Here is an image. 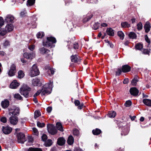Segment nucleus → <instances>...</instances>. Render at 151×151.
Masks as SVG:
<instances>
[{
    "label": "nucleus",
    "mask_w": 151,
    "mask_h": 151,
    "mask_svg": "<svg viewBox=\"0 0 151 151\" xmlns=\"http://www.w3.org/2000/svg\"><path fill=\"white\" fill-rule=\"evenodd\" d=\"M53 87V82L52 81H50V83L45 84L43 86L41 90V91H42L41 95L43 96L46 94H50Z\"/></svg>",
    "instance_id": "f257e3e1"
},
{
    "label": "nucleus",
    "mask_w": 151,
    "mask_h": 151,
    "mask_svg": "<svg viewBox=\"0 0 151 151\" xmlns=\"http://www.w3.org/2000/svg\"><path fill=\"white\" fill-rule=\"evenodd\" d=\"M46 41L43 42V45L44 46L50 47L51 48L55 46L54 45L56 42V39L52 37H47Z\"/></svg>",
    "instance_id": "f03ea898"
},
{
    "label": "nucleus",
    "mask_w": 151,
    "mask_h": 151,
    "mask_svg": "<svg viewBox=\"0 0 151 151\" xmlns=\"http://www.w3.org/2000/svg\"><path fill=\"white\" fill-rule=\"evenodd\" d=\"M31 91V88L26 85H23L20 89V93L25 97L27 98L29 96V92Z\"/></svg>",
    "instance_id": "7ed1b4c3"
},
{
    "label": "nucleus",
    "mask_w": 151,
    "mask_h": 151,
    "mask_svg": "<svg viewBox=\"0 0 151 151\" xmlns=\"http://www.w3.org/2000/svg\"><path fill=\"white\" fill-rule=\"evenodd\" d=\"M40 72L37 66L34 64L32 66L29 74L31 77H33L36 76L39 74Z\"/></svg>",
    "instance_id": "20e7f679"
},
{
    "label": "nucleus",
    "mask_w": 151,
    "mask_h": 151,
    "mask_svg": "<svg viewBox=\"0 0 151 151\" xmlns=\"http://www.w3.org/2000/svg\"><path fill=\"white\" fill-rule=\"evenodd\" d=\"M9 115L16 116L19 115L20 110L19 108L16 107L14 109L9 108Z\"/></svg>",
    "instance_id": "39448f33"
},
{
    "label": "nucleus",
    "mask_w": 151,
    "mask_h": 151,
    "mask_svg": "<svg viewBox=\"0 0 151 151\" xmlns=\"http://www.w3.org/2000/svg\"><path fill=\"white\" fill-rule=\"evenodd\" d=\"M39 50L41 54H47V57H48L49 58H51L52 53V52H50V50L44 47H42Z\"/></svg>",
    "instance_id": "423d86ee"
},
{
    "label": "nucleus",
    "mask_w": 151,
    "mask_h": 151,
    "mask_svg": "<svg viewBox=\"0 0 151 151\" xmlns=\"http://www.w3.org/2000/svg\"><path fill=\"white\" fill-rule=\"evenodd\" d=\"M47 128L48 132L52 135H54L57 132V130L53 124H50L48 125Z\"/></svg>",
    "instance_id": "0eeeda50"
},
{
    "label": "nucleus",
    "mask_w": 151,
    "mask_h": 151,
    "mask_svg": "<svg viewBox=\"0 0 151 151\" xmlns=\"http://www.w3.org/2000/svg\"><path fill=\"white\" fill-rule=\"evenodd\" d=\"M18 141V142L24 143L26 140L25 135L22 133L19 132L17 134Z\"/></svg>",
    "instance_id": "6e6552de"
},
{
    "label": "nucleus",
    "mask_w": 151,
    "mask_h": 151,
    "mask_svg": "<svg viewBox=\"0 0 151 151\" xmlns=\"http://www.w3.org/2000/svg\"><path fill=\"white\" fill-rule=\"evenodd\" d=\"M16 72V66L14 64H12L10 67V70L8 72V75L10 76H12L14 75Z\"/></svg>",
    "instance_id": "1a4fd4ad"
},
{
    "label": "nucleus",
    "mask_w": 151,
    "mask_h": 151,
    "mask_svg": "<svg viewBox=\"0 0 151 151\" xmlns=\"http://www.w3.org/2000/svg\"><path fill=\"white\" fill-rule=\"evenodd\" d=\"M11 116L9 120V123L12 125H16L18 122V117L17 116Z\"/></svg>",
    "instance_id": "9d476101"
},
{
    "label": "nucleus",
    "mask_w": 151,
    "mask_h": 151,
    "mask_svg": "<svg viewBox=\"0 0 151 151\" xmlns=\"http://www.w3.org/2000/svg\"><path fill=\"white\" fill-rule=\"evenodd\" d=\"M12 128L9 126H3L2 127V131L4 134H10L12 131Z\"/></svg>",
    "instance_id": "9b49d317"
},
{
    "label": "nucleus",
    "mask_w": 151,
    "mask_h": 151,
    "mask_svg": "<svg viewBox=\"0 0 151 151\" xmlns=\"http://www.w3.org/2000/svg\"><path fill=\"white\" fill-rule=\"evenodd\" d=\"M23 56L26 59L31 60L35 57V54L34 52H26L24 53Z\"/></svg>",
    "instance_id": "f8f14e48"
},
{
    "label": "nucleus",
    "mask_w": 151,
    "mask_h": 151,
    "mask_svg": "<svg viewBox=\"0 0 151 151\" xmlns=\"http://www.w3.org/2000/svg\"><path fill=\"white\" fill-rule=\"evenodd\" d=\"M14 19V17L10 14L7 15L5 19V21L9 24L13 23Z\"/></svg>",
    "instance_id": "ddd939ff"
},
{
    "label": "nucleus",
    "mask_w": 151,
    "mask_h": 151,
    "mask_svg": "<svg viewBox=\"0 0 151 151\" xmlns=\"http://www.w3.org/2000/svg\"><path fill=\"white\" fill-rule=\"evenodd\" d=\"M129 92L131 95L136 96L138 95L139 91L136 88L132 87L130 89Z\"/></svg>",
    "instance_id": "4468645a"
},
{
    "label": "nucleus",
    "mask_w": 151,
    "mask_h": 151,
    "mask_svg": "<svg viewBox=\"0 0 151 151\" xmlns=\"http://www.w3.org/2000/svg\"><path fill=\"white\" fill-rule=\"evenodd\" d=\"M32 84L34 86H37L41 84L40 80L37 78L32 80Z\"/></svg>",
    "instance_id": "2eb2a0df"
},
{
    "label": "nucleus",
    "mask_w": 151,
    "mask_h": 151,
    "mask_svg": "<svg viewBox=\"0 0 151 151\" xmlns=\"http://www.w3.org/2000/svg\"><path fill=\"white\" fill-rule=\"evenodd\" d=\"M9 104V101L7 99H4L1 102V105L4 108H6L8 107Z\"/></svg>",
    "instance_id": "dca6fc26"
},
{
    "label": "nucleus",
    "mask_w": 151,
    "mask_h": 151,
    "mask_svg": "<svg viewBox=\"0 0 151 151\" xmlns=\"http://www.w3.org/2000/svg\"><path fill=\"white\" fill-rule=\"evenodd\" d=\"M19 85L16 80H14L10 84V87L11 88L15 89Z\"/></svg>",
    "instance_id": "f3484780"
},
{
    "label": "nucleus",
    "mask_w": 151,
    "mask_h": 151,
    "mask_svg": "<svg viewBox=\"0 0 151 151\" xmlns=\"http://www.w3.org/2000/svg\"><path fill=\"white\" fill-rule=\"evenodd\" d=\"M131 70V67L126 65L122 66V71L123 73H127L129 71Z\"/></svg>",
    "instance_id": "a211bd4d"
},
{
    "label": "nucleus",
    "mask_w": 151,
    "mask_h": 151,
    "mask_svg": "<svg viewBox=\"0 0 151 151\" xmlns=\"http://www.w3.org/2000/svg\"><path fill=\"white\" fill-rule=\"evenodd\" d=\"M14 29V27L12 24H8L5 27V30L6 32H10L12 31Z\"/></svg>",
    "instance_id": "6ab92c4d"
},
{
    "label": "nucleus",
    "mask_w": 151,
    "mask_h": 151,
    "mask_svg": "<svg viewBox=\"0 0 151 151\" xmlns=\"http://www.w3.org/2000/svg\"><path fill=\"white\" fill-rule=\"evenodd\" d=\"M71 60L72 62L78 63L80 62V60L78 59L76 55H73L71 56Z\"/></svg>",
    "instance_id": "aec40b11"
},
{
    "label": "nucleus",
    "mask_w": 151,
    "mask_h": 151,
    "mask_svg": "<svg viewBox=\"0 0 151 151\" xmlns=\"http://www.w3.org/2000/svg\"><path fill=\"white\" fill-rule=\"evenodd\" d=\"M150 24L149 22H147L144 26L145 32L147 33L150 30Z\"/></svg>",
    "instance_id": "412c9836"
},
{
    "label": "nucleus",
    "mask_w": 151,
    "mask_h": 151,
    "mask_svg": "<svg viewBox=\"0 0 151 151\" xmlns=\"http://www.w3.org/2000/svg\"><path fill=\"white\" fill-rule=\"evenodd\" d=\"M65 140L63 138L60 137L58 139L57 143L58 145L62 146L65 143Z\"/></svg>",
    "instance_id": "4be33fe9"
},
{
    "label": "nucleus",
    "mask_w": 151,
    "mask_h": 151,
    "mask_svg": "<svg viewBox=\"0 0 151 151\" xmlns=\"http://www.w3.org/2000/svg\"><path fill=\"white\" fill-rule=\"evenodd\" d=\"M143 102L145 105L151 106V100L148 99H144L143 100Z\"/></svg>",
    "instance_id": "5701e85b"
},
{
    "label": "nucleus",
    "mask_w": 151,
    "mask_h": 151,
    "mask_svg": "<svg viewBox=\"0 0 151 151\" xmlns=\"http://www.w3.org/2000/svg\"><path fill=\"white\" fill-rule=\"evenodd\" d=\"M74 103L76 106H78V108L79 109H82L83 106V104H80V103L79 101L78 100H75Z\"/></svg>",
    "instance_id": "b1692460"
},
{
    "label": "nucleus",
    "mask_w": 151,
    "mask_h": 151,
    "mask_svg": "<svg viewBox=\"0 0 151 151\" xmlns=\"http://www.w3.org/2000/svg\"><path fill=\"white\" fill-rule=\"evenodd\" d=\"M55 69L53 68H50L46 70V73L49 75L50 74L53 75L55 72Z\"/></svg>",
    "instance_id": "393cba45"
},
{
    "label": "nucleus",
    "mask_w": 151,
    "mask_h": 151,
    "mask_svg": "<svg viewBox=\"0 0 151 151\" xmlns=\"http://www.w3.org/2000/svg\"><path fill=\"white\" fill-rule=\"evenodd\" d=\"M68 143L69 145H72L74 142V138L73 137L71 136H70L68 137L67 140Z\"/></svg>",
    "instance_id": "a878e982"
},
{
    "label": "nucleus",
    "mask_w": 151,
    "mask_h": 151,
    "mask_svg": "<svg viewBox=\"0 0 151 151\" xmlns=\"http://www.w3.org/2000/svg\"><path fill=\"white\" fill-rule=\"evenodd\" d=\"M106 32L109 35L113 36L114 35V30L111 28H108L106 30Z\"/></svg>",
    "instance_id": "bb28decb"
},
{
    "label": "nucleus",
    "mask_w": 151,
    "mask_h": 151,
    "mask_svg": "<svg viewBox=\"0 0 151 151\" xmlns=\"http://www.w3.org/2000/svg\"><path fill=\"white\" fill-rule=\"evenodd\" d=\"M13 97L17 100L22 101L23 100V98L18 93H15L13 95Z\"/></svg>",
    "instance_id": "cd10ccee"
},
{
    "label": "nucleus",
    "mask_w": 151,
    "mask_h": 151,
    "mask_svg": "<svg viewBox=\"0 0 151 151\" xmlns=\"http://www.w3.org/2000/svg\"><path fill=\"white\" fill-rule=\"evenodd\" d=\"M101 132V131L100 129L96 128L95 129H93L92 130V133L94 135H98Z\"/></svg>",
    "instance_id": "c85d7f7f"
},
{
    "label": "nucleus",
    "mask_w": 151,
    "mask_h": 151,
    "mask_svg": "<svg viewBox=\"0 0 151 151\" xmlns=\"http://www.w3.org/2000/svg\"><path fill=\"white\" fill-rule=\"evenodd\" d=\"M121 25L122 27L129 28L130 27V24L127 22H122L121 23Z\"/></svg>",
    "instance_id": "c756f323"
},
{
    "label": "nucleus",
    "mask_w": 151,
    "mask_h": 151,
    "mask_svg": "<svg viewBox=\"0 0 151 151\" xmlns=\"http://www.w3.org/2000/svg\"><path fill=\"white\" fill-rule=\"evenodd\" d=\"M56 126L58 130L61 131H63V128L61 124L59 122H58L56 123Z\"/></svg>",
    "instance_id": "7c9ffc66"
},
{
    "label": "nucleus",
    "mask_w": 151,
    "mask_h": 151,
    "mask_svg": "<svg viewBox=\"0 0 151 151\" xmlns=\"http://www.w3.org/2000/svg\"><path fill=\"white\" fill-rule=\"evenodd\" d=\"M116 115V113L114 111L110 112L108 114V116L110 118H114Z\"/></svg>",
    "instance_id": "2f4dec72"
},
{
    "label": "nucleus",
    "mask_w": 151,
    "mask_h": 151,
    "mask_svg": "<svg viewBox=\"0 0 151 151\" xmlns=\"http://www.w3.org/2000/svg\"><path fill=\"white\" fill-rule=\"evenodd\" d=\"M117 35L120 37L121 39L123 40L124 37V35L122 31H119L117 32Z\"/></svg>",
    "instance_id": "473e14b6"
},
{
    "label": "nucleus",
    "mask_w": 151,
    "mask_h": 151,
    "mask_svg": "<svg viewBox=\"0 0 151 151\" xmlns=\"http://www.w3.org/2000/svg\"><path fill=\"white\" fill-rule=\"evenodd\" d=\"M24 74L23 71L21 70H19L18 72V78H19L21 79L24 76Z\"/></svg>",
    "instance_id": "72a5a7b5"
},
{
    "label": "nucleus",
    "mask_w": 151,
    "mask_h": 151,
    "mask_svg": "<svg viewBox=\"0 0 151 151\" xmlns=\"http://www.w3.org/2000/svg\"><path fill=\"white\" fill-rule=\"evenodd\" d=\"M129 36L130 38L135 39L136 37V34L134 32H130L129 35Z\"/></svg>",
    "instance_id": "f704fd0d"
},
{
    "label": "nucleus",
    "mask_w": 151,
    "mask_h": 151,
    "mask_svg": "<svg viewBox=\"0 0 151 151\" xmlns=\"http://www.w3.org/2000/svg\"><path fill=\"white\" fill-rule=\"evenodd\" d=\"M44 36V33L43 32H39L36 35L37 37L38 38H42Z\"/></svg>",
    "instance_id": "c9c22d12"
},
{
    "label": "nucleus",
    "mask_w": 151,
    "mask_h": 151,
    "mask_svg": "<svg viewBox=\"0 0 151 151\" xmlns=\"http://www.w3.org/2000/svg\"><path fill=\"white\" fill-rule=\"evenodd\" d=\"M28 151H42V150L39 148H29L28 150Z\"/></svg>",
    "instance_id": "e433bc0d"
},
{
    "label": "nucleus",
    "mask_w": 151,
    "mask_h": 151,
    "mask_svg": "<svg viewBox=\"0 0 151 151\" xmlns=\"http://www.w3.org/2000/svg\"><path fill=\"white\" fill-rule=\"evenodd\" d=\"M35 0H28L27 1V5L30 6L33 5L35 3Z\"/></svg>",
    "instance_id": "4c0bfd02"
},
{
    "label": "nucleus",
    "mask_w": 151,
    "mask_h": 151,
    "mask_svg": "<svg viewBox=\"0 0 151 151\" xmlns=\"http://www.w3.org/2000/svg\"><path fill=\"white\" fill-rule=\"evenodd\" d=\"M135 47L136 49L140 50L143 47L142 45L140 43L137 44L135 46Z\"/></svg>",
    "instance_id": "58836bf2"
},
{
    "label": "nucleus",
    "mask_w": 151,
    "mask_h": 151,
    "mask_svg": "<svg viewBox=\"0 0 151 151\" xmlns=\"http://www.w3.org/2000/svg\"><path fill=\"white\" fill-rule=\"evenodd\" d=\"M34 118L36 119L40 115V113L39 111H36L34 113Z\"/></svg>",
    "instance_id": "ea45409f"
},
{
    "label": "nucleus",
    "mask_w": 151,
    "mask_h": 151,
    "mask_svg": "<svg viewBox=\"0 0 151 151\" xmlns=\"http://www.w3.org/2000/svg\"><path fill=\"white\" fill-rule=\"evenodd\" d=\"M122 71V68H118L117 69V71L116 72V76H120Z\"/></svg>",
    "instance_id": "a19ab883"
},
{
    "label": "nucleus",
    "mask_w": 151,
    "mask_h": 151,
    "mask_svg": "<svg viewBox=\"0 0 151 151\" xmlns=\"http://www.w3.org/2000/svg\"><path fill=\"white\" fill-rule=\"evenodd\" d=\"M33 141V138L32 136H29L28 137V143L29 145H31Z\"/></svg>",
    "instance_id": "79ce46f5"
},
{
    "label": "nucleus",
    "mask_w": 151,
    "mask_h": 151,
    "mask_svg": "<svg viewBox=\"0 0 151 151\" xmlns=\"http://www.w3.org/2000/svg\"><path fill=\"white\" fill-rule=\"evenodd\" d=\"M93 16V15L91 14L90 16L84 18L83 20V22L85 23L89 20Z\"/></svg>",
    "instance_id": "37998d69"
},
{
    "label": "nucleus",
    "mask_w": 151,
    "mask_h": 151,
    "mask_svg": "<svg viewBox=\"0 0 151 151\" xmlns=\"http://www.w3.org/2000/svg\"><path fill=\"white\" fill-rule=\"evenodd\" d=\"M99 25L100 23H99L98 22H96L93 25V28L95 30L99 28Z\"/></svg>",
    "instance_id": "c03bdc74"
},
{
    "label": "nucleus",
    "mask_w": 151,
    "mask_h": 151,
    "mask_svg": "<svg viewBox=\"0 0 151 151\" xmlns=\"http://www.w3.org/2000/svg\"><path fill=\"white\" fill-rule=\"evenodd\" d=\"M138 81L137 78H134L132 81V85L135 86L136 85L137 82Z\"/></svg>",
    "instance_id": "a18cd8bd"
},
{
    "label": "nucleus",
    "mask_w": 151,
    "mask_h": 151,
    "mask_svg": "<svg viewBox=\"0 0 151 151\" xmlns=\"http://www.w3.org/2000/svg\"><path fill=\"white\" fill-rule=\"evenodd\" d=\"M52 141L50 139H48L45 142V145L46 146H50L52 145Z\"/></svg>",
    "instance_id": "49530a36"
},
{
    "label": "nucleus",
    "mask_w": 151,
    "mask_h": 151,
    "mask_svg": "<svg viewBox=\"0 0 151 151\" xmlns=\"http://www.w3.org/2000/svg\"><path fill=\"white\" fill-rule=\"evenodd\" d=\"M132 104L131 101L129 100L127 101L124 104L125 106L127 107H129Z\"/></svg>",
    "instance_id": "de8ad7c7"
},
{
    "label": "nucleus",
    "mask_w": 151,
    "mask_h": 151,
    "mask_svg": "<svg viewBox=\"0 0 151 151\" xmlns=\"http://www.w3.org/2000/svg\"><path fill=\"white\" fill-rule=\"evenodd\" d=\"M73 133L74 135L78 136L79 134V131L78 129H75L73 130Z\"/></svg>",
    "instance_id": "09e8293b"
},
{
    "label": "nucleus",
    "mask_w": 151,
    "mask_h": 151,
    "mask_svg": "<svg viewBox=\"0 0 151 151\" xmlns=\"http://www.w3.org/2000/svg\"><path fill=\"white\" fill-rule=\"evenodd\" d=\"M137 29L139 30H141L142 28V23L141 22L138 23L137 25Z\"/></svg>",
    "instance_id": "8fccbe9b"
},
{
    "label": "nucleus",
    "mask_w": 151,
    "mask_h": 151,
    "mask_svg": "<svg viewBox=\"0 0 151 151\" xmlns=\"http://www.w3.org/2000/svg\"><path fill=\"white\" fill-rule=\"evenodd\" d=\"M37 125L38 127H44L45 125V123H41L39 122H37Z\"/></svg>",
    "instance_id": "3c124183"
},
{
    "label": "nucleus",
    "mask_w": 151,
    "mask_h": 151,
    "mask_svg": "<svg viewBox=\"0 0 151 151\" xmlns=\"http://www.w3.org/2000/svg\"><path fill=\"white\" fill-rule=\"evenodd\" d=\"M32 130L33 132V134L35 135H38V132L37 129L35 128H33Z\"/></svg>",
    "instance_id": "603ef678"
},
{
    "label": "nucleus",
    "mask_w": 151,
    "mask_h": 151,
    "mask_svg": "<svg viewBox=\"0 0 151 151\" xmlns=\"http://www.w3.org/2000/svg\"><path fill=\"white\" fill-rule=\"evenodd\" d=\"M4 24L3 18L1 17H0V28H1Z\"/></svg>",
    "instance_id": "864d4df0"
},
{
    "label": "nucleus",
    "mask_w": 151,
    "mask_h": 151,
    "mask_svg": "<svg viewBox=\"0 0 151 151\" xmlns=\"http://www.w3.org/2000/svg\"><path fill=\"white\" fill-rule=\"evenodd\" d=\"M3 45L5 47H6L7 46L10 45L9 42L8 40H6L5 42L3 43Z\"/></svg>",
    "instance_id": "5fc2aeb1"
},
{
    "label": "nucleus",
    "mask_w": 151,
    "mask_h": 151,
    "mask_svg": "<svg viewBox=\"0 0 151 151\" xmlns=\"http://www.w3.org/2000/svg\"><path fill=\"white\" fill-rule=\"evenodd\" d=\"M0 121L3 123H5L7 122L6 118L5 117H3L0 119Z\"/></svg>",
    "instance_id": "6e6d98bb"
},
{
    "label": "nucleus",
    "mask_w": 151,
    "mask_h": 151,
    "mask_svg": "<svg viewBox=\"0 0 151 151\" xmlns=\"http://www.w3.org/2000/svg\"><path fill=\"white\" fill-rule=\"evenodd\" d=\"M47 139V136L45 134H43L42 136V139L43 141H46Z\"/></svg>",
    "instance_id": "4d7b16f0"
},
{
    "label": "nucleus",
    "mask_w": 151,
    "mask_h": 151,
    "mask_svg": "<svg viewBox=\"0 0 151 151\" xmlns=\"http://www.w3.org/2000/svg\"><path fill=\"white\" fill-rule=\"evenodd\" d=\"M42 91H41V90H38L37 92L35 93L33 96V97H36L38 96L41 93Z\"/></svg>",
    "instance_id": "13d9d810"
},
{
    "label": "nucleus",
    "mask_w": 151,
    "mask_h": 151,
    "mask_svg": "<svg viewBox=\"0 0 151 151\" xmlns=\"http://www.w3.org/2000/svg\"><path fill=\"white\" fill-rule=\"evenodd\" d=\"M35 48V46L34 45H32L28 46L29 49L31 51H33L34 49Z\"/></svg>",
    "instance_id": "bf43d9fd"
},
{
    "label": "nucleus",
    "mask_w": 151,
    "mask_h": 151,
    "mask_svg": "<svg viewBox=\"0 0 151 151\" xmlns=\"http://www.w3.org/2000/svg\"><path fill=\"white\" fill-rule=\"evenodd\" d=\"M143 53L145 54H148L149 53V51L147 49H144L143 51Z\"/></svg>",
    "instance_id": "052dcab7"
},
{
    "label": "nucleus",
    "mask_w": 151,
    "mask_h": 151,
    "mask_svg": "<svg viewBox=\"0 0 151 151\" xmlns=\"http://www.w3.org/2000/svg\"><path fill=\"white\" fill-rule=\"evenodd\" d=\"M145 38L146 41L148 43H150V40L149 39L147 35H145Z\"/></svg>",
    "instance_id": "680f3d73"
},
{
    "label": "nucleus",
    "mask_w": 151,
    "mask_h": 151,
    "mask_svg": "<svg viewBox=\"0 0 151 151\" xmlns=\"http://www.w3.org/2000/svg\"><path fill=\"white\" fill-rule=\"evenodd\" d=\"M52 108L51 107L49 106V107H48L47 108L46 110L48 112L50 113L51 111L52 110Z\"/></svg>",
    "instance_id": "e2e57ef3"
},
{
    "label": "nucleus",
    "mask_w": 151,
    "mask_h": 151,
    "mask_svg": "<svg viewBox=\"0 0 151 151\" xmlns=\"http://www.w3.org/2000/svg\"><path fill=\"white\" fill-rule=\"evenodd\" d=\"M128 131L127 130L126 132L124 133V132L123 131L121 133V134L122 135H124V136L128 134Z\"/></svg>",
    "instance_id": "0e129e2a"
},
{
    "label": "nucleus",
    "mask_w": 151,
    "mask_h": 151,
    "mask_svg": "<svg viewBox=\"0 0 151 151\" xmlns=\"http://www.w3.org/2000/svg\"><path fill=\"white\" fill-rule=\"evenodd\" d=\"M26 14V12L25 11L22 12L20 13V15L22 17H23L25 15V14Z\"/></svg>",
    "instance_id": "69168bd1"
},
{
    "label": "nucleus",
    "mask_w": 151,
    "mask_h": 151,
    "mask_svg": "<svg viewBox=\"0 0 151 151\" xmlns=\"http://www.w3.org/2000/svg\"><path fill=\"white\" fill-rule=\"evenodd\" d=\"M128 82L129 80L127 78L125 79L123 81V83L124 84H126L128 83Z\"/></svg>",
    "instance_id": "338daca9"
},
{
    "label": "nucleus",
    "mask_w": 151,
    "mask_h": 151,
    "mask_svg": "<svg viewBox=\"0 0 151 151\" xmlns=\"http://www.w3.org/2000/svg\"><path fill=\"white\" fill-rule=\"evenodd\" d=\"M108 45H109L111 48H113L114 47V45L113 44L111 43L109 41L107 42Z\"/></svg>",
    "instance_id": "774afa93"
}]
</instances>
